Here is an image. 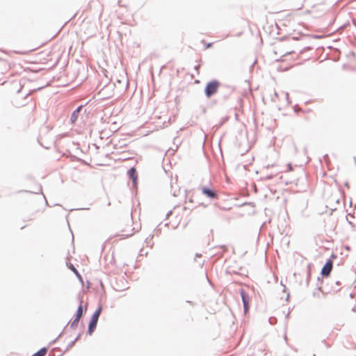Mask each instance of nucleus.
<instances>
[{
    "label": "nucleus",
    "instance_id": "ddd939ff",
    "mask_svg": "<svg viewBox=\"0 0 356 356\" xmlns=\"http://www.w3.org/2000/svg\"><path fill=\"white\" fill-rule=\"evenodd\" d=\"M79 337H80V334H79L72 341H71L68 344L67 348H72L74 345L75 342L79 339Z\"/></svg>",
    "mask_w": 356,
    "mask_h": 356
},
{
    "label": "nucleus",
    "instance_id": "f257e3e1",
    "mask_svg": "<svg viewBox=\"0 0 356 356\" xmlns=\"http://www.w3.org/2000/svg\"><path fill=\"white\" fill-rule=\"evenodd\" d=\"M220 85V82L216 79H213L211 81H209L207 83L205 88H204L205 96L207 98H210L213 95H215L217 92Z\"/></svg>",
    "mask_w": 356,
    "mask_h": 356
},
{
    "label": "nucleus",
    "instance_id": "1a4fd4ad",
    "mask_svg": "<svg viewBox=\"0 0 356 356\" xmlns=\"http://www.w3.org/2000/svg\"><path fill=\"white\" fill-rule=\"evenodd\" d=\"M67 265L68 266L69 268L71 269L73 273L76 275V276L80 280H82V277L81 275H80V273L78 272V270H76V268L72 264H70V265H68L67 264Z\"/></svg>",
    "mask_w": 356,
    "mask_h": 356
},
{
    "label": "nucleus",
    "instance_id": "4468645a",
    "mask_svg": "<svg viewBox=\"0 0 356 356\" xmlns=\"http://www.w3.org/2000/svg\"><path fill=\"white\" fill-rule=\"evenodd\" d=\"M197 257H202V254H198V253H197V254H195V261H197Z\"/></svg>",
    "mask_w": 356,
    "mask_h": 356
},
{
    "label": "nucleus",
    "instance_id": "9b49d317",
    "mask_svg": "<svg viewBox=\"0 0 356 356\" xmlns=\"http://www.w3.org/2000/svg\"><path fill=\"white\" fill-rule=\"evenodd\" d=\"M47 352V348H42L38 352L34 353L32 356H44Z\"/></svg>",
    "mask_w": 356,
    "mask_h": 356
},
{
    "label": "nucleus",
    "instance_id": "f8f14e48",
    "mask_svg": "<svg viewBox=\"0 0 356 356\" xmlns=\"http://www.w3.org/2000/svg\"><path fill=\"white\" fill-rule=\"evenodd\" d=\"M79 318H74V321L72 322L71 325H70V327L72 329H76L78 326V323L79 322Z\"/></svg>",
    "mask_w": 356,
    "mask_h": 356
},
{
    "label": "nucleus",
    "instance_id": "7ed1b4c3",
    "mask_svg": "<svg viewBox=\"0 0 356 356\" xmlns=\"http://www.w3.org/2000/svg\"><path fill=\"white\" fill-rule=\"evenodd\" d=\"M239 293L241 296L244 313L246 314L250 308L249 303L251 300V297L243 289H239Z\"/></svg>",
    "mask_w": 356,
    "mask_h": 356
},
{
    "label": "nucleus",
    "instance_id": "aec40b11",
    "mask_svg": "<svg viewBox=\"0 0 356 356\" xmlns=\"http://www.w3.org/2000/svg\"><path fill=\"white\" fill-rule=\"evenodd\" d=\"M275 96H277V93L275 92Z\"/></svg>",
    "mask_w": 356,
    "mask_h": 356
},
{
    "label": "nucleus",
    "instance_id": "0eeeda50",
    "mask_svg": "<svg viewBox=\"0 0 356 356\" xmlns=\"http://www.w3.org/2000/svg\"><path fill=\"white\" fill-rule=\"evenodd\" d=\"M127 174L129 177V178L132 180L133 184L136 185L137 183V172L136 170L134 168H131L128 172Z\"/></svg>",
    "mask_w": 356,
    "mask_h": 356
},
{
    "label": "nucleus",
    "instance_id": "dca6fc26",
    "mask_svg": "<svg viewBox=\"0 0 356 356\" xmlns=\"http://www.w3.org/2000/svg\"><path fill=\"white\" fill-rule=\"evenodd\" d=\"M204 262V261H202V262H199V265H200V266H203Z\"/></svg>",
    "mask_w": 356,
    "mask_h": 356
},
{
    "label": "nucleus",
    "instance_id": "a211bd4d",
    "mask_svg": "<svg viewBox=\"0 0 356 356\" xmlns=\"http://www.w3.org/2000/svg\"><path fill=\"white\" fill-rule=\"evenodd\" d=\"M211 43H209V44H207V47H211Z\"/></svg>",
    "mask_w": 356,
    "mask_h": 356
},
{
    "label": "nucleus",
    "instance_id": "6e6552de",
    "mask_svg": "<svg viewBox=\"0 0 356 356\" xmlns=\"http://www.w3.org/2000/svg\"><path fill=\"white\" fill-rule=\"evenodd\" d=\"M340 285L341 283L339 281H335L333 283H332L331 289L327 292L333 291V292H337L340 289Z\"/></svg>",
    "mask_w": 356,
    "mask_h": 356
},
{
    "label": "nucleus",
    "instance_id": "423d86ee",
    "mask_svg": "<svg viewBox=\"0 0 356 356\" xmlns=\"http://www.w3.org/2000/svg\"><path fill=\"white\" fill-rule=\"evenodd\" d=\"M82 107H83V106H82V105H81V106H78V107H77V108H76V109L72 112V113L71 114V116H70V122H71V123H72V124H74V123L76 122V120H77V119H78V118H79V113H80V111H81V110Z\"/></svg>",
    "mask_w": 356,
    "mask_h": 356
},
{
    "label": "nucleus",
    "instance_id": "6ab92c4d",
    "mask_svg": "<svg viewBox=\"0 0 356 356\" xmlns=\"http://www.w3.org/2000/svg\"><path fill=\"white\" fill-rule=\"evenodd\" d=\"M172 213V211H170V212H169V213H168L167 216H168V215H169L170 213Z\"/></svg>",
    "mask_w": 356,
    "mask_h": 356
},
{
    "label": "nucleus",
    "instance_id": "f3484780",
    "mask_svg": "<svg viewBox=\"0 0 356 356\" xmlns=\"http://www.w3.org/2000/svg\"><path fill=\"white\" fill-rule=\"evenodd\" d=\"M291 53V52H286V53L284 55V56H286V55H288V54H290Z\"/></svg>",
    "mask_w": 356,
    "mask_h": 356
},
{
    "label": "nucleus",
    "instance_id": "9d476101",
    "mask_svg": "<svg viewBox=\"0 0 356 356\" xmlns=\"http://www.w3.org/2000/svg\"><path fill=\"white\" fill-rule=\"evenodd\" d=\"M83 315V306L81 305V302H80V305H79L78 308H77V310H76V315H75V318H81V316Z\"/></svg>",
    "mask_w": 356,
    "mask_h": 356
},
{
    "label": "nucleus",
    "instance_id": "412c9836",
    "mask_svg": "<svg viewBox=\"0 0 356 356\" xmlns=\"http://www.w3.org/2000/svg\"><path fill=\"white\" fill-rule=\"evenodd\" d=\"M313 356H316V355H313Z\"/></svg>",
    "mask_w": 356,
    "mask_h": 356
},
{
    "label": "nucleus",
    "instance_id": "2eb2a0df",
    "mask_svg": "<svg viewBox=\"0 0 356 356\" xmlns=\"http://www.w3.org/2000/svg\"><path fill=\"white\" fill-rule=\"evenodd\" d=\"M288 170H289V171L292 170V165H291V164H290V163H289V164H288Z\"/></svg>",
    "mask_w": 356,
    "mask_h": 356
},
{
    "label": "nucleus",
    "instance_id": "f03ea898",
    "mask_svg": "<svg viewBox=\"0 0 356 356\" xmlns=\"http://www.w3.org/2000/svg\"><path fill=\"white\" fill-rule=\"evenodd\" d=\"M102 307L99 306L97 309V310L93 313V314L90 318V323L88 325V333L89 334H92V333L94 332L95 329L96 328L99 315L102 312Z\"/></svg>",
    "mask_w": 356,
    "mask_h": 356
},
{
    "label": "nucleus",
    "instance_id": "39448f33",
    "mask_svg": "<svg viewBox=\"0 0 356 356\" xmlns=\"http://www.w3.org/2000/svg\"><path fill=\"white\" fill-rule=\"evenodd\" d=\"M201 190H202V193L210 199H215V198H217V197H218V194H217L216 191L210 188L203 186L201 188Z\"/></svg>",
    "mask_w": 356,
    "mask_h": 356
},
{
    "label": "nucleus",
    "instance_id": "20e7f679",
    "mask_svg": "<svg viewBox=\"0 0 356 356\" xmlns=\"http://www.w3.org/2000/svg\"><path fill=\"white\" fill-rule=\"evenodd\" d=\"M332 266H333L332 260L328 259L321 269V273L322 276L327 277L330 274V272L332 269Z\"/></svg>",
    "mask_w": 356,
    "mask_h": 356
}]
</instances>
